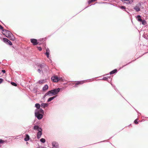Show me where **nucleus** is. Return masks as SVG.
I'll return each mask as SVG.
<instances>
[{"mask_svg": "<svg viewBox=\"0 0 148 148\" xmlns=\"http://www.w3.org/2000/svg\"><path fill=\"white\" fill-rule=\"evenodd\" d=\"M2 31L3 34L10 40H15V37L10 31L5 29H3Z\"/></svg>", "mask_w": 148, "mask_h": 148, "instance_id": "f257e3e1", "label": "nucleus"}, {"mask_svg": "<svg viewBox=\"0 0 148 148\" xmlns=\"http://www.w3.org/2000/svg\"><path fill=\"white\" fill-rule=\"evenodd\" d=\"M60 89L59 88H56L53 90L49 91L45 94V96L49 95V96H51L57 94L60 91Z\"/></svg>", "mask_w": 148, "mask_h": 148, "instance_id": "f03ea898", "label": "nucleus"}, {"mask_svg": "<svg viewBox=\"0 0 148 148\" xmlns=\"http://www.w3.org/2000/svg\"><path fill=\"white\" fill-rule=\"evenodd\" d=\"M34 130H37L38 131L37 134V137L38 139H39L40 138L42 134V129L38 125L34 126Z\"/></svg>", "mask_w": 148, "mask_h": 148, "instance_id": "7ed1b4c3", "label": "nucleus"}, {"mask_svg": "<svg viewBox=\"0 0 148 148\" xmlns=\"http://www.w3.org/2000/svg\"><path fill=\"white\" fill-rule=\"evenodd\" d=\"M35 115L38 119H41L42 118L43 115L38 113L37 112H35Z\"/></svg>", "mask_w": 148, "mask_h": 148, "instance_id": "20e7f679", "label": "nucleus"}, {"mask_svg": "<svg viewBox=\"0 0 148 148\" xmlns=\"http://www.w3.org/2000/svg\"><path fill=\"white\" fill-rule=\"evenodd\" d=\"M51 80L54 82H57L59 80V78L57 76L52 77L51 78Z\"/></svg>", "mask_w": 148, "mask_h": 148, "instance_id": "39448f33", "label": "nucleus"}, {"mask_svg": "<svg viewBox=\"0 0 148 148\" xmlns=\"http://www.w3.org/2000/svg\"><path fill=\"white\" fill-rule=\"evenodd\" d=\"M52 145L53 148H58V143L53 142L52 143Z\"/></svg>", "mask_w": 148, "mask_h": 148, "instance_id": "423d86ee", "label": "nucleus"}, {"mask_svg": "<svg viewBox=\"0 0 148 148\" xmlns=\"http://www.w3.org/2000/svg\"><path fill=\"white\" fill-rule=\"evenodd\" d=\"M31 42L34 45H36L38 44L37 42V40L35 39H31Z\"/></svg>", "mask_w": 148, "mask_h": 148, "instance_id": "0eeeda50", "label": "nucleus"}, {"mask_svg": "<svg viewBox=\"0 0 148 148\" xmlns=\"http://www.w3.org/2000/svg\"><path fill=\"white\" fill-rule=\"evenodd\" d=\"M35 112H37L40 114H43L44 113V111L42 109H38L36 110Z\"/></svg>", "mask_w": 148, "mask_h": 148, "instance_id": "6e6552de", "label": "nucleus"}, {"mask_svg": "<svg viewBox=\"0 0 148 148\" xmlns=\"http://www.w3.org/2000/svg\"><path fill=\"white\" fill-rule=\"evenodd\" d=\"M86 81H79L78 82H76L75 85V86H74V87H76L77 86V85L79 84H82L84 82H86Z\"/></svg>", "mask_w": 148, "mask_h": 148, "instance_id": "1a4fd4ad", "label": "nucleus"}, {"mask_svg": "<svg viewBox=\"0 0 148 148\" xmlns=\"http://www.w3.org/2000/svg\"><path fill=\"white\" fill-rule=\"evenodd\" d=\"M46 52L45 53V54L47 56V57L48 58H49V55L50 50L49 49L47 48L46 49Z\"/></svg>", "mask_w": 148, "mask_h": 148, "instance_id": "9d476101", "label": "nucleus"}, {"mask_svg": "<svg viewBox=\"0 0 148 148\" xmlns=\"http://www.w3.org/2000/svg\"><path fill=\"white\" fill-rule=\"evenodd\" d=\"M134 9L135 10H136V11L138 12L140 10V7L139 5H137L135 6Z\"/></svg>", "mask_w": 148, "mask_h": 148, "instance_id": "9b49d317", "label": "nucleus"}, {"mask_svg": "<svg viewBox=\"0 0 148 148\" xmlns=\"http://www.w3.org/2000/svg\"><path fill=\"white\" fill-rule=\"evenodd\" d=\"M48 105V104L46 103H42L41 104V106L43 108L47 107Z\"/></svg>", "mask_w": 148, "mask_h": 148, "instance_id": "f8f14e48", "label": "nucleus"}, {"mask_svg": "<svg viewBox=\"0 0 148 148\" xmlns=\"http://www.w3.org/2000/svg\"><path fill=\"white\" fill-rule=\"evenodd\" d=\"M29 139V136L28 134H26L24 140L25 141H28Z\"/></svg>", "mask_w": 148, "mask_h": 148, "instance_id": "ddd939ff", "label": "nucleus"}, {"mask_svg": "<svg viewBox=\"0 0 148 148\" xmlns=\"http://www.w3.org/2000/svg\"><path fill=\"white\" fill-rule=\"evenodd\" d=\"M48 88V86L47 85H45L43 87L42 90L43 91H45L47 90Z\"/></svg>", "mask_w": 148, "mask_h": 148, "instance_id": "4468645a", "label": "nucleus"}, {"mask_svg": "<svg viewBox=\"0 0 148 148\" xmlns=\"http://www.w3.org/2000/svg\"><path fill=\"white\" fill-rule=\"evenodd\" d=\"M56 97V96H54L52 97H51L49 98V99H48L47 101L49 102L52 100H53Z\"/></svg>", "mask_w": 148, "mask_h": 148, "instance_id": "2eb2a0df", "label": "nucleus"}, {"mask_svg": "<svg viewBox=\"0 0 148 148\" xmlns=\"http://www.w3.org/2000/svg\"><path fill=\"white\" fill-rule=\"evenodd\" d=\"M137 17L138 21L141 22L142 21V20L140 18L141 16L140 15H138Z\"/></svg>", "mask_w": 148, "mask_h": 148, "instance_id": "dca6fc26", "label": "nucleus"}, {"mask_svg": "<svg viewBox=\"0 0 148 148\" xmlns=\"http://www.w3.org/2000/svg\"><path fill=\"white\" fill-rule=\"evenodd\" d=\"M116 72H117V70H116V69H115L112 71H111L110 72V74L111 75L113 74L116 73Z\"/></svg>", "mask_w": 148, "mask_h": 148, "instance_id": "f3484780", "label": "nucleus"}, {"mask_svg": "<svg viewBox=\"0 0 148 148\" xmlns=\"http://www.w3.org/2000/svg\"><path fill=\"white\" fill-rule=\"evenodd\" d=\"M35 107L39 109L40 107V105L39 103H36L35 105Z\"/></svg>", "mask_w": 148, "mask_h": 148, "instance_id": "a211bd4d", "label": "nucleus"}, {"mask_svg": "<svg viewBox=\"0 0 148 148\" xmlns=\"http://www.w3.org/2000/svg\"><path fill=\"white\" fill-rule=\"evenodd\" d=\"M3 41L4 42L7 43L8 42L9 40L6 38H3Z\"/></svg>", "mask_w": 148, "mask_h": 148, "instance_id": "6ab92c4d", "label": "nucleus"}, {"mask_svg": "<svg viewBox=\"0 0 148 148\" xmlns=\"http://www.w3.org/2000/svg\"><path fill=\"white\" fill-rule=\"evenodd\" d=\"M40 141L43 143H44L45 142V140L43 138H42L40 139Z\"/></svg>", "mask_w": 148, "mask_h": 148, "instance_id": "aec40b11", "label": "nucleus"}, {"mask_svg": "<svg viewBox=\"0 0 148 148\" xmlns=\"http://www.w3.org/2000/svg\"><path fill=\"white\" fill-rule=\"evenodd\" d=\"M141 22H142V24L143 25H145L146 23V21L145 20H142Z\"/></svg>", "mask_w": 148, "mask_h": 148, "instance_id": "412c9836", "label": "nucleus"}, {"mask_svg": "<svg viewBox=\"0 0 148 148\" xmlns=\"http://www.w3.org/2000/svg\"><path fill=\"white\" fill-rule=\"evenodd\" d=\"M44 80H41L39 81L38 82L40 84H41V83H44Z\"/></svg>", "mask_w": 148, "mask_h": 148, "instance_id": "4be33fe9", "label": "nucleus"}, {"mask_svg": "<svg viewBox=\"0 0 148 148\" xmlns=\"http://www.w3.org/2000/svg\"><path fill=\"white\" fill-rule=\"evenodd\" d=\"M119 7L121 9H122L125 10V7L124 6H120Z\"/></svg>", "mask_w": 148, "mask_h": 148, "instance_id": "5701e85b", "label": "nucleus"}, {"mask_svg": "<svg viewBox=\"0 0 148 148\" xmlns=\"http://www.w3.org/2000/svg\"><path fill=\"white\" fill-rule=\"evenodd\" d=\"M11 84L13 86H17V84L13 82H12L11 83Z\"/></svg>", "mask_w": 148, "mask_h": 148, "instance_id": "b1692460", "label": "nucleus"}, {"mask_svg": "<svg viewBox=\"0 0 148 148\" xmlns=\"http://www.w3.org/2000/svg\"><path fill=\"white\" fill-rule=\"evenodd\" d=\"M7 44H8L10 45H12V43L9 40L8 42V43H7Z\"/></svg>", "mask_w": 148, "mask_h": 148, "instance_id": "393cba45", "label": "nucleus"}, {"mask_svg": "<svg viewBox=\"0 0 148 148\" xmlns=\"http://www.w3.org/2000/svg\"><path fill=\"white\" fill-rule=\"evenodd\" d=\"M96 0H90V1H89L88 2V3L89 4H90L93 1H96Z\"/></svg>", "mask_w": 148, "mask_h": 148, "instance_id": "a878e982", "label": "nucleus"}, {"mask_svg": "<svg viewBox=\"0 0 148 148\" xmlns=\"http://www.w3.org/2000/svg\"><path fill=\"white\" fill-rule=\"evenodd\" d=\"M137 121V119H136L134 121V123H135V124H138V122Z\"/></svg>", "mask_w": 148, "mask_h": 148, "instance_id": "bb28decb", "label": "nucleus"}, {"mask_svg": "<svg viewBox=\"0 0 148 148\" xmlns=\"http://www.w3.org/2000/svg\"><path fill=\"white\" fill-rule=\"evenodd\" d=\"M3 81V79L1 78H0V84Z\"/></svg>", "mask_w": 148, "mask_h": 148, "instance_id": "cd10ccee", "label": "nucleus"}, {"mask_svg": "<svg viewBox=\"0 0 148 148\" xmlns=\"http://www.w3.org/2000/svg\"><path fill=\"white\" fill-rule=\"evenodd\" d=\"M38 49L40 51L42 50V48L40 47H38Z\"/></svg>", "mask_w": 148, "mask_h": 148, "instance_id": "c85d7f7f", "label": "nucleus"}, {"mask_svg": "<svg viewBox=\"0 0 148 148\" xmlns=\"http://www.w3.org/2000/svg\"><path fill=\"white\" fill-rule=\"evenodd\" d=\"M3 28L2 27V26L1 25H0V29H3Z\"/></svg>", "mask_w": 148, "mask_h": 148, "instance_id": "c756f323", "label": "nucleus"}, {"mask_svg": "<svg viewBox=\"0 0 148 148\" xmlns=\"http://www.w3.org/2000/svg\"><path fill=\"white\" fill-rule=\"evenodd\" d=\"M2 71L3 73H5V70H2Z\"/></svg>", "mask_w": 148, "mask_h": 148, "instance_id": "7c9ffc66", "label": "nucleus"}, {"mask_svg": "<svg viewBox=\"0 0 148 148\" xmlns=\"http://www.w3.org/2000/svg\"><path fill=\"white\" fill-rule=\"evenodd\" d=\"M107 79V78L106 77H104L103 78V79L106 80Z\"/></svg>", "mask_w": 148, "mask_h": 148, "instance_id": "2f4dec72", "label": "nucleus"}, {"mask_svg": "<svg viewBox=\"0 0 148 148\" xmlns=\"http://www.w3.org/2000/svg\"><path fill=\"white\" fill-rule=\"evenodd\" d=\"M38 72L39 73H40V69H38Z\"/></svg>", "mask_w": 148, "mask_h": 148, "instance_id": "473e14b6", "label": "nucleus"}, {"mask_svg": "<svg viewBox=\"0 0 148 148\" xmlns=\"http://www.w3.org/2000/svg\"><path fill=\"white\" fill-rule=\"evenodd\" d=\"M37 148H44L43 147H39Z\"/></svg>", "mask_w": 148, "mask_h": 148, "instance_id": "72a5a7b5", "label": "nucleus"}, {"mask_svg": "<svg viewBox=\"0 0 148 148\" xmlns=\"http://www.w3.org/2000/svg\"><path fill=\"white\" fill-rule=\"evenodd\" d=\"M26 144H28V142H27Z\"/></svg>", "mask_w": 148, "mask_h": 148, "instance_id": "f704fd0d", "label": "nucleus"}]
</instances>
